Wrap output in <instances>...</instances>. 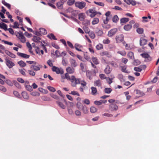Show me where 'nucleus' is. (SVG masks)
<instances>
[{"label":"nucleus","mask_w":159,"mask_h":159,"mask_svg":"<svg viewBox=\"0 0 159 159\" xmlns=\"http://www.w3.org/2000/svg\"><path fill=\"white\" fill-rule=\"evenodd\" d=\"M127 56L130 59H133L134 58V53L132 52H129L128 53Z\"/></svg>","instance_id":"4c0bfd02"},{"label":"nucleus","mask_w":159,"mask_h":159,"mask_svg":"<svg viewBox=\"0 0 159 159\" xmlns=\"http://www.w3.org/2000/svg\"><path fill=\"white\" fill-rule=\"evenodd\" d=\"M94 2L97 5H98V6H101L102 7H103L104 6V4L102 2H96L95 1H94Z\"/></svg>","instance_id":"680f3d73"},{"label":"nucleus","mask_w":159,"mask_h":159,"mask_svg":"<svg viewBox=\"0 0 159 159\" xmlns=\"http://www.w3.org/2000/svg\"><path fill=\"white\" fill-rule=\"evenodd\" d=\"M82 46L80 44L76 43L75 45V49L79 51L82 52V50L81 49L82 48Z\"/></svg>","instance_id":"dca6fc26"},{"label":"nucleus","mask_w":159,"mask_h":159,"mask_svg":"<svg viewBox=\"0 0 159 159\" xmlns=\"http://www.w3.org/2000/svg\"><path fill=\"white\" fill-rule=\"evenodd\" d=\"M129 19L127 18H123L120 19V22L121 23H125L129 20Z\"/></svg>","instance_id":"79ce46f5"},{"label":"nucleus","mask_w":159,"mask_h":159,"mask_svg":"<svg viewBox=\"0 0 159 159\" xmlns=\"http://www.w3.org/2000/svg\"><path fill=\"white\" fill-rule=\"evenodd\" d=\"M103 48V46L102 44L101 43L98 44L96 46V48L99 50L102 49Z\"/></svg>","instance_id":"a18cd8bd"},{"label":"nucleus","mask_w":159,"mask_h":159,"mask_svg":"<svg viewBox=\"0 0 159 159\" xmlns=\"http://www.w3.org/2000/svg\"><path fill=\"white\" fill-rule=\"evenodd\" d=\"M140 55L145 58V61L146 62H148L152 60V58L148 53L141 54Z\"/></svg>","instance_id":"7ed1b4c3"},{"label":"nucleus","mask_w":159,"mask_h":159,"mask_svg":"<svg viewBox=\"0 0 159 159\" xmlns=\"http://www.w3.org/2000/svg\"><path fill=\"white\" fill-rule=\"evenodd\" d=\"M97 110V109L94 107H91L90 108V111L92 113H95Z\"/></svg>","instance_id":"e433bc0d"},{"label":"nucleus","mask_w":159,"mask_h":159,"mask_svg":"<svg viewBox=\"0 0 159 159\" xmlns=\"http://www.w3.org/2000/svg\"><path fill=\"white\" fill-rule=\"evenodd\" d=\"M83 111L85 114H87L88 113L89 111L87 107L85 106H84L82 108Z\"/></svg>","instance_id":"09e8293b"},{"label":"nucleus","mask_w":159,"mask_h":159,"mask_svg":"<svg viewBox=\"0 0 159 159\" xmlns=\"http://www.w3.org/2000/svg\"><path fill=\"white\" fill-rule=\"evenodd\" d=\"M111 71V69L109 66H107L104 70L105 72L107 74H110Z\"/></svg>","instance_id":"b1692460"},{"label":"nucleus","mask_w":159,"mask_h":159,"mask_svg":"<svg viewBox=\"0 0 159 159\" xmlns=\"http://www.w3.org/2000/svg\"><path fill=\"white\" fill-rule=\"evenodd\" d=\"M136 31L139 34H142L143 32V29L141 28H138Z\"/></svg>","instance_id":"37998d69"},{"label":"nucleus","mask_w":159,"mask_h":159,"mask_svg":"<svg viewBox=\"0 0 159 159\" xmlns=\"http://www.w3.org/2000/svg\"><path fill=\"white\" fill-rule=\"evenodd\" d=\"M124 39V36L123 34H120L117 35L116 37V41L117 43H120L122 42Z\"/></svg>","instance_id":"1a4fd4ad"},{"label":"nucleus","mask_w":159,"mask_h":159,"mask_svg":"<svg viewBox=\"0 0 159 159\" xmlns=\"http://www.w3.org/2000/svg\"><path fill=\"white\" fill-rule=\"evenodd\" d=\"M70 94L74 95H77L79 96H80V95L77 92L75 91H71Z\"/></svg>","instance_id":"338daca9"},{"label":"nucleus","mask_w":159,"mask_h":159,"mask_svg":"<svg viewBox=\"0 0 159 159\" xmlns=\"http://www.w3.org/2000/svg\"><path fill=\"white\" fill-rule=\"evenodd\" d=\"M78 16L79 19L81 21L83 20L86 17L85 14L82 13L79 14Z\"/></svg>","instance_id":"a211bd4d"},{"label":"nucleus","mask_w":159,"mask_h":159,"mask_svg":"<svg viewBox=\"0 0 159 159\" xmlns=\"http://www.w3.org/2000/svg\"><path fill=\"white\" fill-rule=\"evenodd\" d=\"M89 35L90 37L92 39H94L95 37V34L93 32H89Z\"/></svg>","instance_id":"bf43d9fd"},{"label":"nucleus","mask_w":159,"mask_h":159,"mask_svg":"<svg viewBox=\"0 0 159 159\" xmlns=\"http://www.w3.org/2000/svg\"><path fill=\"white\" fill-rule=\"evenodd\" d=\"M124 2L128 5L131 4L132 5H135L136 3L135 1L133 0H123Z\"/></svg>","instance_id":"2eb2a0df"},{"label":"nucleus","mask_w":159,"mask_h":159,"mask_svg":"<svg viewBox=\"0 0 159 159\" xmlns=\"http://www.w3.org/2000/svg\"><path fill=\"white\" fill-rule=\"evenodd\" d=\"M18 63L21 67H24L26 65V64L22 61H18Z\"/></svg>","instance_id":"f704fd0d"},{"label":"nucleus","mask_w":159,"mask_h":159,"mask_svg":"<svg viewBox=\"0 0 159 159\" xmlns=\"http://www.w3.org/2000/svg\"><path fill=\"white\" fill-rule=\"evenodd\" d=\"M2 2L5 6L7 7L8 8L10 9L11 8V5L6 2L4 0H2Z\"/></svg>","instance_id":"c9c22d12"},{"label":"nucleus","mask_w":159,"mask_h":159,"mask_svg":"<svg viewBox=\"0 0 159 159\" xmlns=\"http://www.w3.org/2000/svg\"><path fill=\"white\" fill-rule=\"evenodd\" d=\"M89 11L91 13L90 15H89L91 17H94L97 14V12L95 11L94 8L89 9Z\"/></svg>","instance_id":"9b49d317"},{"label":"nucleus","mask_w":159,"mask_h":159,"mask_svg":"<svg viewBox=\"0 0 159 159\" xmlns=\"http://www.w3.org/2000/svg\"><path fill=\"white\" fill-rule=\"evenodd\" d=\"M22 96L23 98L26 99H28L29 97L27 93L26 92H23L22 93Z\"/></svg>","instance_id":"2f4dec72"},{"label":"nucleus","mask_w":159,"mask_h":159,"mask_svg":"<svg viewBox=\"0 0 159 159\" xmlns=\"http://www.w3.org/2000/svg\"><path fill=\"white\" fill-rule=\"evenodd\" d=\"M99 22V19L98 18H95L93 19L92 22V24L93 25L98 24Z\"/></svg>","instance_id":"ea45409f"},{"label":"nucleus","mask_w":159,"mask_h":159,"mask_svg":"<svg viewBox=\"0 0 159 159\" xmlns=\"http://www.w3.org/2000/svg\"><path fill=\"white\" fill-rule=\"evenodd\" d=\"M80 84H81V85H82L84 88V87L87 84L86 82L83 80L80 81Z\"/></svg>","instance_id":"0e129e2a"},{"label":"nucleus","mask_w":159,"mask_h":159,"mask_svg":"<svg viewBox=\"0 0 159 159\" xmlns=\"http://www.w3.org/2000/svg\"><path fill=\"white\" fill-rule=\"evenodd\" d=\"M118 78L121 82H124L125 81L124 77L121 74L118 75Z\"/></svg>","instance_id":"c756f323"},{"label":"nucleus","mask_w":159,"mask_h":159,"mask_svg":"<svg viewBox=\"0 0 159 159\" xmlns=\"http://www.w3.org/2000/svg\"><path fill=\"white\" fill-rule=\"evenodd\" d=\"M0 27L3 29L5 31L8 30V29L7 28V25L6 24L4 23H2L1 24L0 26Z\"/></svg>","instance_id":"72a5a7b5"},{"label":"nucleus","mask_w":159,"mask_h":159,"mask_svg":"<svg viewBox=\"0 0 159 159\" xmlns=\"http://www.w3.org/2000/svg\"><path fill=\"white\" fill-rule=\"evenodd\" d=\"M6 64L9 68H11L15 66L14 63L8 59H6Z\"/></svg>","instance_id":"9d476101"},{"label":"nucleus","mask_w":159,"mask_h":159,"mask_svg":"<svg viewBox=\"0 0 159 159\" xmlns=\"http://www.w3.org/2000/svg\"><path fill=\"white\" fill-rule=\"evenodd\" d=\"M75 2V0H68L67 2V3L69 5L71 6Z\"/></svg>","instance_id":"603ef678"},{"label":"nucleus","mask_w":159,"mask_h":159,"mask_svg":"<svg viewBox=\"0 0 159 159\" xmlns=\"http://www.w3.org/2000/svg\"><path fill=\"white\" fill-rule=\"evenodd\" d=\"M117 31V30L116 28L112 29L108 31L107 36L109 37H111L116 34Z\"/></svg>","instance_id":"0eeeda50"},{"label":"nucleus","mask_w":159,"mask_h":159,"mask_svg":"<svg viewBox=\"0 0 159 159\" xmlns=\"http://www.w3.org/2000/svg\"><path fill=\"white\" fill-rule=\"evenodd\" d=\"M5 52L7 55L12 58H15L16 57L15 55L14 54L11 52L8 51H6Z\"/></svg>","instance_id":"a878e982"},{"label":"nucleus","mask_w":159,"mask_h":159,"mask_svg":"<svg viewBox=\"0 0 159 159\" xmlns=\"http://www.w3.org/2000/svg\"><path fill=\"white\" fill-rule=\"evenodd\" d=\"M56 102L58 106L61 108L63 109L65 108L66 106L64 104L63 102L57 101Z\"/></svg>","instance_id":"412c9836"},{"label":"nucleus","mask_w":159,"mask_h":159,"mask_svg":"<svg viewBox=\"0 0 159 159\" xmlns=\"http://www.w3.org/2000/svg\"><path fill=\"white\" fill-rule=\"evenodd\" d=\"M25 87L26 89L30 92H31L32 90V87L29 85H26Z\"/></svg>","instance_id":"e2e57ef3"},{"label":"nucleus","mask_w":159,"mask_h":159,"mask_svg":"<svg viewBox=\"0 0 159 159\" xmlns=\"http://www.w3.org/2000/svg\"><path fill=\"white\" fill-rule=\"evenodd\" d=\"M132 26L131 25L127 24L125 25L124 27V29L127 31H129L132 28Z\"/></svg>","instance_id":"bb28decb"},{"label":"nucleus","mask_w":159,"mask_h":159,"mask_svg":"<svg viewBox=\"0 0 159 159\" xmlns=\"http://www.w3.org/2000/svg\"><path fill=\"white\" fill-rule=\"evenodd\" d=\"M110 109L112 111H116L118 109V106L116 104H111L109 106Z\"/></svg>","instance_id":"f3484780"},{"label":"nucleus","mask_w":159,"mask_h":159,"mask_svg":"<svg viewBox=\"0 0 159 159\" xmlns=\"http://www.w3.org/2000/svg\"><path fill=\"white\" fill-rule=\"evenodd\" d=\"M47 36L49 38L51 39L57 40V38L53 34L51 33L49 34Z\"/></svg>","instance_id":"7c9ffc66"},{"label":"nucleus","mask_w":159,"mask_h":159,"mask_svg":"<svg viewBox=\"0 0 159 159\" xmlns=\"http://www.w3.org/2000/svg\"><path fill=\"white\" fill-rule=\"evenodd\" d=\"M64 79H66L67 80H70L71 76L70 77L69 75V74L67 73H66L65 74V77L63 78Z\"/></svg>","instance_id":"774afa93"},{"label":"nucleus","mask_w":159,"mask_h":159,"mask_svg":"<svg viewBox=\"0 0 159 159\" xmlns=\"http://www.w3.org/2000/svg\"><path fill=\"white\" fill-rule=\"evenodd\" d=\"M92 94L93 95H95L97 92V89L96 88L94 87H91Z\"/></svg>","instance_id":"473e14b6"},{"label":"nucleus","mask_w":159,"mask_h":159,"mask_svg":"<svg viewBox=\"0 0 159 159\" xmlns=\"http://www.w3.org/2000/svg\"><path fill=\"white\" fill-rule=\"evenodd\" d=\"M75 5L76 7L79 8L80 9H82L85 7V3L83 2H77L75 3Z\"/></svg>","instance_id":"20e7f679"},{"label":"nucleus","mask_w":159,"mask_h":159,"mask_svg":"<svg viewBox=\"0 0 159 159\" xmlns=\"http://www.w3.org/2000/svg\"><path fill=\"white\" fill-rule=\"evenodd\" d=\"M118 16L117 15H115L113 16L112 20L114 22L116 23L118 21Z\"/></svg>","instance_id":"c03bdc74"},{"label":"nucleus","mask_w":159,"mask_h":159,"mask_svg":"<svg viewBox=\"0 0 159 159\" xmlns=\"http://www.w3.org/2000/svg\"><path fill=\"white\" fill-rule=\"evenodd\" d=\"M70 81L71 83V85L73 87H75L77 84H80V83L79 79L76 78L73 75L71 76Z\"/></svg>","instance_id":"f257e3e1"},{"label":"nucleus","mask_w":159,"mask_h":159,"mask_svg":"<svg viewBox=\"0 0 159 159\" xmlns=\"http://www.w3.org/2000/svg\"><path fill=\"white\" fill-rule=\"evenodd\" d=\"M147 41L146 39L141 38L140 40V44L141 46H143L146 44Z\"/></svg>","instance_id":"5701e85b"},{"label":"nucleus","mask_w":159,"mask_h":159,"mask_svg":"<svg viewBox=\"0 0 159 159\" xmlns=\"http://www.w3.org/2000/svg\"><path fill=\"white\" fill-rule=\"evenodd\" d=\"M39 31L41 34H45L47 33V31L46 30L43 28H40Z\"/></svg>","instance_id":"cd10ccee"},{"label":"nucleus","mask_w":159,"mask_h":159,"mask_svg":"<svg viewBox=\"0 0 159 159\" xmlns=\"http://www.w3.org/2000/svg\"><path fill=\"white\" fill-rule=\"evenodd\" d=\"M32 40L34 42L38 43H42L43 42L44 43V41L41 40V38L38 36H34L32 39Z\"/></svg>","instance_id":"6e6552de"},{"label":"nucleus","mask_w":159,"mask_h":159,"mask_svg":"<svg viewBox=\"0 0 159 159\" xmlns=\"http://www.w3.org/2000/svg\"><path fill=\"white\" fill-rule=\"evenodd\" d=\"M29 74L32 76H34L35 75V72L32 70H28Z\"/></svg>","instance_id":"4d7b16f0"},{"label":"nucleus","mask_w":159,"mask_h":159,"mask_svg":"<svg viewBox=\"0 0 159 159\" xmlns=\"http://www.w3.org/2000/svg\"><path fill=\"white\" fill-rule=\"evenodd\" d=\"M136 93L139 96H143L144 95V93L143 92H141L139 90H136Z\"/></svg>","instance_id":"58836bf2"},{"label":"nucleus","mask_w":159,"mask_h":159,"mask_svg":"<svg viewBox=\"0 0 159 159\" xmlns=\"http://www.w3.org/2000/svg\"><path fill=\"white\" fill-rule=\"evenodd\" d=\"M17 54L19 56L24 58H28L30 57L29 55L25 53L18 52H17Z\"/></svg>","instance_id":"4468645a"},{"label":"nucleus","mask_w":159,"mask_h":159,"mask_svg":"<svg viewBox=\"0 0 159 159\" xmlns=\"http://www.w3.org/2000/svg\"><path fill=\"white\" fill-rule=\"evenodd\" d=\"M103 34V32L102 30H99L96 32V34L98 36H101Z\"/></svg>","instance_id":"5fc2aeb1"},{"label":"nucleus","mask_w":159,"mask_h":159,"mask_svg":"<svg viewBox=\"0 0 159 159\" xmlns=\"http://www.w3.org/2000/svg\"><path fill=\"white\" fill-rule=\"evenodd\" d=\"M16 36L17 37L22 43H25L26 42V39L22 33H18V34L16 35Z\"/></svg>","instance_id":"39448f33"},{"label":"nucleus","mask_w":159,"mask_h":159,"mask_svg":"<svg viewBox=\"0 0 159 159\" xmlns=\"http://www.w3.org/2000/svg\"><path fill=\"white\" fill-rule=\"evenodd\" d=\"M19 24L17 22H15L14 23V25L12 26V28H18Z\"/></svg>","instance_id":"6e6d98bb"},{"label":"nucleus","mask_w":159,"mask_h":159,"mask_svg":"<svg viewBox=\"0 0 159 159\" xmlns=\"http://www.w3.org/2000/svg\"><path fill=\"white\" fill-rule=\"evenodd\" d=\"M6 82L9 86H12L13 85V83L11 82V81L9 80H7L6 81Z\"/></svg>","instance_id":"052dcab7"},{"label":"nucleus","mask_w":159,"mask_h":159,"mask_svg":"<svg viewBox=\"0 0 159 159\" xmlns=\"http://www.w3.org/2000/svg\"><path fill=\"white\" fill-rule=\"evenodd\" d=\"M110 41L108 39H104L103 40L102 43H103L104 44H109L110 43Z\"/></svg>","instance_id":"13d9d810"},{"label":"nucleus","mask_w":159,"mask_h":159,"mask_svg":"<svg viewBox=\"0 0 159 159\" xmlns=\"http://www.w3.org/2000/svg\"><path fill=\"white\" fill-rule=\"evenodd\" d=\"M117 53L122 56H125L126 54V52L124 50L118 51L117 52Z\"/></svg>","instance_id":"de8ad7c7"},{"label":"nucleus","mask_w":159,"mask_h":159,"mask_svg":"<svg viewBox=\"0 0 159 159\" xmlns=\"http://www.w3.org/2000/svg\"><path fill=\"white\" fill-rule=\"evenodd\" d=\"M101 55L102 56H106L108 57H111V53L106 51L103 52L101 53Z\"/></svg>","instance_id":"6ab92c4d"},{"label":"nucleus","mask_w":159,"mask_h":159,"mask_svg":"<svg viewBox=\"0 0 159 159\" xmlns=\"http://www.w3.org/2000/svg\"><path fill=\"white\" fill-rule=\"evenodd\" d=\"M92 60L94 64L97 65L99 63L98 61L97 57H92Z\"/></svg>","instance_id":"a19ab883"},{"label":"nucleus","mask_w":159,"mask_h":159,"mask_svg":"<svg viewBox=\"0 0 159 159\" xmlns=\"http://www.w3.org/2000/svg\"><path fill=\"white\" fill-rule=\"evenodd\" d=\"M75 114L76 116H81V112L78 110H77L75 111Z\"/></svg>","instance_id":"69168bd1"},{"label":"nucleus","mask_w":159,"mask_h":159,"mask_svg":"<svg viewBox=\"0 0 159 159\" xmlns=\"http://www.w3.org/2000/svg\"><path fill=\"white\" fill-rule=\"evenodd\" d=\"M102 27L106 29H109L111 28V25L109 24H104L102 25Z\"/></svg>","instance_id":"8fccbe9b"},{"label":"nucleus","mask_w":159,"mask_h":159,"mask_svg":"<svg viewBox=\"0 0 159 159\" xmlns=\"http://www.w3.org/2000/svg\"><path fill=\"white\" fill-rule=\"evenodd\" d=\"M63 2L62 1H60L57 3V6L59 9H62L63 8Z\"/></svg>","instance_id":"393cba45"},{"label":"nucleus","mask_w":159,"mask_h":159,"mask_svg":"<svg viewBox=\"0 0 159 159\" xmlns=\"http://www.w3.org/2000/svg\"><path fill=\"white\" fill-rule=\"evenodd\" d=\"M94 85L96 86L100 87L102 85V83L100 80H98L94 82Z\"/></svg>","instance_id":"aec40b11"},{"label":"nucleus","mask_w":159,"mask_h":159,"mask_svg":"<svg viewBox=\"0 0 159 159\" xmlns=\"http://www.w3.org/2000/svg\"><path fill=\"white\" fill-rule=\"evenodd\" d=\"M13 83L16 86V87L17 88L19 89H21V87L20 84L16 80H13Z\"/></svg>","instance_id":"c85d7f7f"},{"label":"nucleus","mask_w":159,"mask_h":159,"mask_svg":"<svg viewBox=\"0 0 159 159\" xmlns=\"http://www.w3.org/2000/svg\"><path fill=\"white\" fill-rule=\"evenodd\" d=\"M47 88L50 91L52 92H54L56 91V90L54 88L51 86H48L47 87Z\"/></svg>","instance_id":"864d4df0"},{"label":"nucleus","mask_w":159,"mask_h":159,"mask_svg":"<svg viewBox=\"0 0 159 159\" xmlns=\"http://www.w3.org/2000/svg\"><path fill=\"white\" fill-rule=\"evenodd\" d=\"M70 62L71 66L73 67H75L77 66L78 64L75 60L73 59H70Z\"/></svg>","instance_id":"ddd939ff"},{"label":"nucleus","mask_w":159,"mask_h":159,"mask_svg":"<svg viewBox=\"0 0 159 159\" xmlns=\"http://www.w3.org/2000/svg\"><path fill=\"white\" fill-rule=\"evenodd\" d=\"M66 11L67 12L70 13L71 14V15L75 16L77 15L78 14V11L75 10H74L73 8L71 7L69 8Z\"/></svg>","instance_id":"423d86ee"},{"label":"nucleus","mask_w":159,"mask_h":159,"mask_svg":"<svg viewBox=\"0 0 159 159\" xmlns=\"http://www.w3.org/2000/svg\"><path fill=\"white\" fill-rule=\"evenodd\" d=\"M52 70L55 72L57 74H62L64 71L61 68H58L55 66H53L52 68Z\"/></svg>","instance_id":"f03ea898"},{"label":"nucleus","mask_w":159,"mask_h":159,"mask_svg":"<svg viewBox=\"0 0 159 159\" xmlns=\"http://www.w3.org/2000/svg\"><path fill=\"white\" fill-rule=\"evenodd\" d=\"M112 91V89L110 88H106L104 89V92L106 93H110Z\"/></svg>","instance_id":"49530a36"},{"label":"nucleus","mask_w":159,"mask_h":159,"mask_svg":"<svg viewBox=\"0 0 159 159\" xmlns=\"http://www.w3.org/2000/svg\"><path fill=\"white\" fill-rule=\"evenodd\" d=\"M83 29L85 33L88 34L90 32V30L87 27L84 26L83 27Z\"/></svg>","instance_id":"3c124183"},{"label":"nucleus","mask_w":159,"mask_h":159,"mask_svg":"<svg viewBox=\"0 0 159 159\" xmlns=\"http://www.w3.org/2000/svg\"><path fill=\"white\" fill-rule=\"evenodd\" d=\"M74 69L70 67H68L66 69V71L69 74H72L74 72Z\"/></svg>","instance_id":"4be33fe9"},{"label":"nucleus","mask_w":159,"mask_h":159,"mask_svg":"<svg viewBox=\"0 0 159 159\" xmlns=\"http://www.w3.org/2000/svg\"><path fill=\"white\" fill-rule=\"evenodd\" d=\"M42 66L40 65H38V66L35 65H32L30 66V68L34 70L38 71L40 70Z\"/></svg>","instance_id":"f8f14e48"}]
</instances>
